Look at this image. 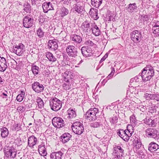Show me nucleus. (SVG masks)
I'll return each instance as SVG.
<instances>
[{
  "instance_id": "nucleus-13",
  "label": "nucleus",
  "mask_w": 159,
  "mask_h": 159,
  "mask_svg": "<svg viewBox=\"0 0 159 159\" xmlns=\"http://www.w3.org/2000/svg\"><path fill=\"white\" fill-rule=\"evenodd\" d=\"M81 53L84 57H90L92 56L93 55L92 50L91 48H89L87 46L83 47L81 48Z\"/></svg>"
},
{
  "instance_id": "nucleus-2",
  "label": "nucleus",
  "mask_w": 159,
  "mask_h": 159,
  "mask_svg": "<svg viewBox=\"0 0 159 159\" xmlns=\"http://www.w3.org/2000/svg\"><path fill=\"white\" fill-rule=\"evenodd\" d=\"M133 132L128 129L124 130L119 129L117 130V134L126 142L129 141Z\"/></svg>"
},
{
  "instance_id": "nucleus-4",
  "label": "nucleus",
  "mask_w": 159,
  "mask_h": 159,
  "mask_svg": "<svg viewBox=\"0 0 159 159\" xmlns=\"http://www.w3.org/2000/svg\"><path fill=\"white\" fill-rule=\"evenodd\" d=\"M146 135L149 138H153L156 140L159 139L158 131L152 128H148L145 131Z\"/></svg>"
},
{
  "instance_id": "nucleus-43",
  "label": "nucleus",
  "mask_w": 159,
  "mask_h": 159,
  "mask_svg": "<svg viewBox=\"0 0 159 159\" xmlns=\"http://www.w3.org/2000/svg\"><path fill=\"white\" fill-rule=\"evenodd\" d=\"M37 140L36 137L34 136H30V146H33L37 143Z\"/></svg>"
},
{
  "instance_id": "nucleus-36",
  "label": "nucleus",
  "mask_w": 159,
  "mask_h": 159,
  "mask_svg": "<svg viewBox=\"0 0 159 159\" xmlns=\"http://www.w3.org/2000/svg\"><path fill=\"white\" fill-rule=\"evenodd\" d=\"M102 123L100 121H93L90 123V126L91 127L94 128H99L102 126Z\"/></svg>"
},
{
  "instance_id": "nucleus-7",
  "label": "nucleus",
  "mask_w": 159,
  "mask_h": 159,
  "mask_svg": "<svg viewBox=\"0 0 159 159\" xmlns=\"http://www.w3.org/2000/svg\"><path fill=\"white\" fill-rule=\"evenodd\" d=\"M130 38L133 42L136 43L140 42L141 40V33L138 30H134L130 33Z\"/></svg>"
},
{
  "instance_id": "nucleus-14",
  "label": "nucleus",
  "mask_w": 159,
  "mask_h": 159,
  "mask_svg": "<svg viewBox=\"0 0 159 159\" xmlns=\"http://www.w3.org/2000/svg\"><path fill=\"white\" fill-rule=\"evenodd\" d=\"M58 41L56 39H54L53 40H49L48 43V45L49 49H51L52 50L56 51L58 48L57 42Z\"/></svg>"
},
{
  "instance_id": "nucleus-32",
  "label": "nucleus",
  "mask_w": 159,
  "mask_h": 159,
  "mask_svg": "<svg viewBox=\"0 0 159 159\" xmlns=\"http://www.w3.org/2000/svg\"><path fill=\"white\" fill-rule=\"evenodd\" d=\"M31 66V70L33 74L34 75H38L39 71V67L35 64V63L32 64Z\"/></svg>"
},
{
  "instance_id": "nucleus-53",
  "label": "nucleus",
  "mask_w": 159,
  "mask_h": 159,
  "mask_svg": "<svg viewBox=\"0 0 159 159\" xmlns=\"http://www.w3.org/2000/svg\"><path fill=\"white\" fill-rule=\"evenodd\" d=\"M70 82H67V83H64L63 84V87L64 90H68L70 88Z\"/></svg>"
},
{
  "instance_id": "nucleus-48",
  "label": "nucleus",
  "mask_w": 159,
  "mask_h": 159,
  "mask_svg": "<svg viewBox=\"0 0 159 159\" xmlns=\"http://www.w3.org/2000/svg\"><path fill=\"white\" fill-rule=\"evenodd\" d=\"M152 94H149L148 93H146L144 94V97L146 99V100H152Z\"/></svg>"
},
{
  "instance_id": "nucleus-59",
  "label": "nucleus",
  "mask_w": 159,
  "mask_h": 159,
  "mask_svg": "<svg viewBox=\"0 0 159 159\" xmlns=\"http://www.w3.org/2000/svg\"><path fill=\"white\" fill-rule=\"evenodd\" d=\"M115 71V70L114 68H112L111 73L110 74L107 76V78H108V79H110L111 78V77L113 75Z\"/></svg>"
},
{
  "instance_id": "nucleus-44",
  "label": "nucleus",
  "mask_w": 159,
  "mask_h": 159,
  "mask_svg": "<svg viewBox=\"0 0 159 159\" xmlns=\"http://www.w3.org/2000/svg\"><path fill=\"white\" fill-rule=\"evenodd\" d=\"M157 118L153 119L152 117L151 118L149 126L152 127H155L157 124Z\"/></svg>"
},
{
  "instance_id": "nucleus-58",
  "label": "nucleus",
  "mask_w": 159,
  "mask_h": 159,
  "mask_svg": "<svg viewBox=\"0 0 159 159\" xmlns=\"http://www.w3.org/2000/svg\"><path fill=\"white\" fill-rule=\"evenodd\" d=\"M152 27H155V28L159 27V21H155L152 24Z\"/></svg>"
},
{
  "instance_id": "nucleus-39",
  "label": "nucleus",
  "mask_w": 159,
  "mask_h": 159,
  "mask_svg": "<svg viewBox=\"0 0 159 159\" xmlns=\"http://www.w3.org/2000/svg\"><path fill=\"white\" fill-rule=\"evenodd\" d=\"M130 120L133 126H135L138 125V122L134 115H132L130 117Z\"/></svg>"
},
{
  "instance_id": "nucleus-34",
  "label": "nucleus",
  "mask_w": 159,
  "mask_h": 159,
  "mask_svg": "<svg viewBox=\"0 0 159 159\" xmlns=\"http://www.w3.org/2000/svg\"><path fill=\"white\" fill-rule=\"evenodd\" d=\"M30 18L28 16H25L23 19V24L24 27L27 28H30Z\"/></svg>"
},
{
  "instance_id": "nucleus-52",
  "label": "nucleus",
  "mask_w": 159,
  "mask_h": 159,
  "mask_svg": "<svg viewBox=\"0 0 159 159\" xmlns=\"http://www.w3.org/2000/svg\"><path fill=\"white\" fill-rule=\"evenodd\" d=\"M151 118H152L151 116L149 118H147L146 117V118L143 120V121H144V123L149 126Z\"/></svg>"
},
{
  "instance_id": "nucleus-22",
  "label": "nucleus",
  "mask_w": 159,
  "mask_h": 159,
  "mask_svg": "<svg viewBox=\"0 0 159 159\" xmlns=\"http://www.w3.org/2000/svg\"><path fill=\"white\" fill-rule=\"evenodd\" d=\"M71 136L69 133H64L60 137L61 140L63 143H66L70 139Z\"/></svg>"
},
{
  "instance_id": "nucleus-5",
  "label": "nucleus",
  "mask_w": 159,
  "mask_h": 159,
  "mask_svg": "<svg viewBox=\"0 0 159 159\" xmlns=\"http://www.w3.org/2000/svg\"><path fill=\"white\" fill-rule=\"evenodd\" d=\"M72 129L75 133L80 135L83 133L84 128L82 123L79 121H76L72 124Z\"/></svg>"
},
{
  "instance_id": "nucleus-19",
  "label": "nucleus",
  "mask_w": 159,
  "mask_h": 159,
  "mask_svg": "<svg viewBox=\"0 0 159 159\" xmlns=\"http://www.w3.org/2000/svg\"><path fill=\"white\" fill-rule=\"evenodd\" d=\"M16 148V147H14L6 146L3 149V152L4 154V156L7 158H9V155L10 152H12L13 150H14Z\"/></svg>"
},
{
  "instance_id": "nucleus-31",
  "label": "nucleus",
  "mask_w": 159,
  "mask_h": 159,
  "mask_svg": "<svg viewBox=\"0 0 159 159\" xmlns=\"http://www.w3.org/2000/svg\"><path fill=\"white\" fill-rule=\"evenodd\" d=\"M1 136L2 138H5L7 137L9 134V131L5 127L0 129Z\"/></svg>"
},
{
  "instance_id": "nucleus-50",
  "label": "nucleus",
  "mask_w": 159,
  "mask_h": 159,
  "mask_svg": "<svg viewBox=\"0 0 159 159\" xmlns=\"http://www.w3.org/2000/svg\"><path fill=\"white\" fill-rule=\"evenodd\" d=\"M24 10L26 12H29L30 11V5L28 2L25 3L24 5Z\"/></svg>"
},
{
  "instance_id": "nucleus-40",
  "label": "nucleus",
  "mask_w": 159,
  "mask_h": 159,
  "mask_svg": "<svg viewBox=\"0 0 159 159\" xmlns=\"http://www.w3.org/2000/svg\"><path fill=\"white\" fill-rule=\"evenodd\" d=\"M69 12V11L67 8L64 7H62L61 13V16L63 17L67 15L68 14Z\"/></svg>"
},
{
  "instance_id": "nucleus-10",
  "label": "nucleus",
  "mask_w": 159,
  "mask_h": 159,
  "mask_svg": "<svg viewBox=\"0 0 159 159\" xmlns=\"http://www.w3.org/2000/svg\"><path fill=\"white\" fill-rule=\"evenodd\" d=\"M52 123L53 125L55 127L58 128H62L65 125L63 119L58 117H54L52 120Z\"/></svg>"
},
{
  "instance_id": "nucleus-15",
  "label": "nucleus",
  "mask_w": 159,
  "mask_h": 159,
  "mask_svg": "<svg viewBox=\"0 0 159 159\" xmlns=\"http://www.w3.org/2000/svg\"><path fill=\"white\" fill-rule=\"evenodd\" d=\"M73 9L75 11L82 14L85 11L84 6L83 3L77 5H73Z\"/></svg>"
},
{
  "instance_id": "nucleus-28",
  "label": "nucleus",
  "mask_w": 159,
  "mask_h": 159,
  "mask_svg": "<svg viewBox=\"0 0 159 159\" xmlns=\"http://www.w3.org/2000/svg\"><path fill=\"white\" fill-rule=\"evenodd\" d=\"M115 16L111 11H108L107 12L106 17V20L108 21H114L115 20Z\"/></svg>"
},
{
  "instance_id": "nucleus-8",
  "label": "nucleus",
  "mask_w": 159,
  "mask_h": 159,
  "mask_svg": "<svg viewBox=\"0 0 159 159\" xmlns=\"http://www.w3.org/2000/svg\"><path fill=\"white\" fill-rule=\"evenodd\" d=\"M25 46L21 43L18 45L14 44L12 49V51L18 56L21 55L24 51Z\"/></svg>"
},
{
  "instance_id": "nucleus-60",
  "label": "nucleus",
  "mask_w": 159,
  "mask_h": 159,
  "mask_svg": "<svg viewBox=\"0 0 159 159\" xmlns=\"http://www.w3.org/2000/svg\"><path fill=\"white\" fill-rule=\"evenodd\" d=\"M71 0H61V2L65 5H68L70 3Z\"/></svg>"
},
{
  "instance_id": "nucleus-9",
  "label": "nucleus",
  "mask_w": 159,
  "mask_h": 159,
  "mask_svg": "<svg viewBox=\"0 0 159 159\" xmlns=\"http://www.w3.org/2000/svg\"><path fill=\"white\" fill-rule=\"evenodd\" d=\"M92 25L93 24L90 23L88 21L86 20L82 23L80 28L84 33L88 34L91 32Z\"/></svg>"
},
{
  "instance_id": "nucleus-17",
  "label": "nucleus",
  "mask_w": 159,
  "mask_h": 159,
  "mask_svg": "<svg viewBox=\"0 0 159 159\" xmlns=\"http://www.w3.org/2000/svg\"><path fill=\"white\" fill-rule=\"evenodd\" d=\"M150 15L143 14V15H140L138 19L140 23L145 24L150 22Z\"/></svg>"
},
{
  "instance_id": "nucleus-12",
  "label": "nucleus",
  "mask_w": 159,
  "mask_h": 159,
  "mask_svg": "<svg viewBox=\"0 0 159 159\" xmlns=\"http://www.w3.org/2000/svg\"><path fill=\"white\" fill-rule=\"evenodd\" d=\"M32 87L33 90L37 93L42 92L44 89L43 85L38 82H34L32 85Z\"/></svg>"
},
{
  "instance_id": "nucleus-26",
  "label": "nucleus",
  "mask_w": 159,
  "mask_h": 159,
  "mask_svg": "<svg viewBox=\"0 0 159 159\" xmlns=\"http://www.w3.org/2000/svg\"><path fill=\"white\" fill-rule=\"evenodd\" d=\"M71 39L74 43H80L82 41L81 37L80 35L76 34L72 35Z\"/></svg>"
},
{
  "instance_id": "nucleus-6",
  "label": "nucleus",
  "mask_w": 159,
  "mask_h": 159,
  "mask_svg": "<svg viewBox=\"0 0 159 159\" xmlns=\"http://www.w3.org/2000/svg\"><path fill=\"white\" fill-rule=\"evenodd\" d=\"M113 153L114 159H122V157L124 155V151L120 146H116L114 148Z\"/></svg>"
},
{
  "instance_id": "nucleus-64",
  "label": "nucleus",
  "mask_w": 159,
  "mask_h": 159,
  "mask_svg": "<svg viewBox=\"0 0 159 159\" xmlns=\"http://www.w3.org/2000/svg\"><path fill=\"white\" fill-rule=\"evenodd\" d=\"M4 81L5 80L4 79H2L0 76V84H4Z\"/></svg>"
},
{
  "instance_id": "nucleus-51",
  "label": "nucleus",
  "mask_w": 159,
  "mask_h": 159,
  "mask_svg": "<svg viewBox=\"0 0 159 159\" xmlns=\"http://www.w3.org/2000/svg\"><path fill=\"white\" fill-rule=\"evenodd\" d=\"M135 142L136 143L135 145V147H136V149H139L142 146V143L141 142L140 140H138L137 139V140H135Z\"/></svg>"
},
{
  "instance_id": "nucleus-41",
  "label": "nucleus",
  "mask_w": 159,
  "mask_h": 159,
  "mask_svg": "<svg viewBox=\"0 0 159 159\" xmlns=\"http://www.w3.org/2000/svg\"><path fill=\"white\" fill-rule=\"evenodd\" d=\"M36 102L37 103L38 107L41 108L43 107L44 103L42 99L39 97H37Z\"/></svg>"
},
{
  "instance_id": "nucleus-38",
  "label": "nucleus",
  "mask_w": 159,
  "mask_h": 159,
  "mask_svg": "<svg viewBox=\"0 0 159 159\" xmlns=\"http://www.w3.org/2000/svg\"><path fill=\"white\" fill-rule=\"evenodd\" d=\"M102 0H91V4L94 7L98 8L101 4Z\"/></svg>"
},
{
  "instance_id": "nucleus-42",
  "label": "nucleus",
  "mask_w": 159,
  "mask_h": 159,
  "mask_svg": "<svg viewBox=\"0 0 159 159\" xmlns=\"http://www.w3.org/2000/svg\"><path fill=\"white\" fill-rule=\"evenodd\" d=\"M25 95L24 91H21L20 94H19L16 97V99L18 101L21 102L23 99Z\"/></svg>"
},
{
  "instance_id": "nucleus-56",
  "label": "nucleus",
  "mask_w": 159,
  "mask_h": 159,
  "mask_svg": "<svg viewBox=\"0 0 159 159\" xmlns=\"http://www.w3.org/2000/svg\"><path fill=\"white\" fill-rule=\"evenodd\" d=\"M152 30L154 34L159 36V27L156 28H155V27H152Z\"/></svg>"
},
{
  "instance_id": "nucleus-49",
  "label": "nucleus",
  "mask_w": 159,
  "mask_h": 159,
  "mask_svg": "<svg viewBox=\"0 0 159 159\" xmlns=\"http://www.w3.org/2000/svg\"><path fill=\"white\" fill-rule=\"evenodd\" d=\"M152 100H153L155 102H159V94H152Z\"/></svg>"
},
{
  "instance_id": "nucleus-24",
  "label": "nucleus",
  "mask_w": 159,
  "mask_h": 159,
  "mask_svg": "<svg viewBox=\"0 0 159 159\" xmlns=\"http://www.w3.org/2000/svg\"><path fill=\"white\" fill-rule=\"evenodd\" d=\"M148 148L151 152L155 151L159 148V145L156 143L152 142L149 144Z\"/></svg>"
},
{
  "instance_id": "nucleus-47",
  "label": "nucleus",
  "mask_w": 159,
  "mask_h": 159,
  "mask_svg": "<svg viewBox=\"0 0 159 159\" xmlns=\"http://www.w3.org/2000/svg\"><path fill=\"white\" fill-rule=\"evenodd\" d=\"M102 125L101 127H102V129L104 131H105L107 129H108V124H107V122L105 119L102 122Z\"/></svg>"
},
{
  "instance_id": "nucleus-18",
  "label": "nucleus",
  "mask_w": 159,
  "mask_h": 159,
  "mask_svg": "<svg viewBox=\"0 0 159 159\" xmlns=\"http://www.w3.org/2000/svg\"><path fill=\"white\" fill-rule=\"evenodd\" d=\"M63 154V153L60 151L53 152L50 154V159H61Z\"/></svg>"
},
{
  "instance_id": "nucleus-11",
  "label": "nucleus",
  "mask_w": 159,
  "mask_h": 159,
  "mask_svg": "<svg viewBox=\"0 0 159 159\" xmlns=\"http://www.w3.org/2000/svg\"><path fill=\"white\" fill-rule=\"evenodd\" d=\"M66 52L69 57H75L77 56V49L73 45H68L66 48Z\"/></svg>"
},
{
  "instance_id": "nucleus-33",
  "label": "nucleus",
  "mask_w": 159,
  "mask_h": 159,
  "mask_svg": "<svg viewBox=\"0 0 159 159\" xmlns=\"http://www.w3.org/2000/svg\"><path fill=\"white\" fill-rule=\"evenodd\" d=\"M22 125H24V124H22V123H19L17 124H14L11 128L12 130L13 131H18L21 130L23 128L21 127V126H22Z\"/></svg>"
},
{
  "instance_id": "nucleus-29",
  "label": "nucleus",
  "mask_w": 159,
  "mask_h": 159,
  "mask_svg": "<svg viewBox=\"0 0 159 159\" xmlns=\"http://www.w3.org/2000/svg\"><path fill=\"white\" fill-rule=\"evenodd\" d=\"M39 154L42 156H45L47 154V152L45 145H39L38 147Z\"/></svg>"
},
{
  "instance_id": "nucleus-35",
  "label": "nucleus",
  "mask_w": 159,
  "mask_h": 159,
  "mask_svg": "<svg viewBox=\"0 0 159 159\" xmlns=\"http://www.w3.org/2000/svg\"><path fill=\"white\" fill-rule=\"evenodd\" d=\"M14 139V142L13 143V145L12 146H14L15 145V147H16V146L17 147L18 146H20L22 145L23 141L21 139V138H20V136L18 137L16 139Z\"/></svg>"
},
{
  "instance_id": "nucleus-30",
  "label": "nucleus",
  "mask_w": 159,
  "mask_h": 159,
  "mask_svg": "<svg viewBox=\"0 0 159 159\" xmlns=\"http://www.w3.org/2000/svg\"><path fill=\"white\" fill-rule=\"evenodd\" d=\"M45 56L50 61L55 62L57 61V58L50 52H47L45 53Z\"/></svg>"
},
{
  "instance_id": "nucleus-54",
  "label": "nucleus",
  "mask_w": 159,
  "mask_h": 159,
  "mask_svg": "<svg viewBox=\"0 0 159 159\" xmlns=\"http://www.w3.org/2000/svg\"><path fill=\"white\" fill-rule=\"evenodd\" d=\"M149 112L152 114H154V115H156V114L157 113V110L155 108V107H151L149 108Z\"/></svg>"
},
{
  "instance_id": "nucleus-62",
  "label": "nucleus",
  "mask_w": 159,
  "mask_h": 159,
  "mask_svg": "<svg viewBox=\"0 0 159 159\" xmlns=\"http://www.w3.org/2000/svg\"><path fill=\"white\" fill-rule=\"evenodd\" d=\"M140 74H139V75L138 76H136L135 77H134L135 79V82H139L140 80V78H140L139 76H140Z\"/></svg>"
},
{
  "instance_id": "nucleus-63",
  "label": "nucleus",
  "mask_w": 159,
  "mask_h": 159,
  "mask_svg": "<svg viewBox=\"0 0 159 159\" xmlns=\"http://www.w3.org/2000/svg\"><path fill=\"white\" fill-rule=\"evenodd\" d=\"M83 3V2L81 1L80 0H75V3L73 5H77Z\"/></svg>"
},
{
  "instance_id": "nucleus-61",
  "label": "nucleus",
  "mask_w": 159,
  "mask_h": 159,
  "mask_svg": "<svg viewBox=\"0 0 159 159\" xmlns=\"http://www.w3.org/2000/svg\"><path fill=\"white\" fill-rule=\"evenodd\" d=\"M5 92L6 93H1V96L2 97V98H7V91L5 90Z\"/></svg>"
},
{
  "instance_id": "nucleus-25",
  "label": "nucleus",
  "mask_w": 159,
  "mask_h": 159,
  "mask_svg": "<svg viewBox=\"0 0 159 159\" xmlns=\"http://www.w3.org/2000/svg\"><path fill=\"white\" fill-rule=\"evenodd\" d=\"M92 26L91 31L93 34L95 36H99L101 34V32L97 25L95 23H93Z\"/></svg>"
},
{
  "instance_id": "nucleus-46",
  "label": "nucleus",
  "mask_w": 159,
  "mask_h": 159,
  "mask_svg": "<svg viewBox=\"0 0 159 159\" xmlns=\"http://www.w3.org/2000/svg\"><path fill=\"white\" fill-rule=\"evenodd\" d=\"M44 32L43 31L41 28H39L37 31V34L40 38H42L44 35Z\"/></svg>"
},
{
  "instance_id": "nucleus-3",
  "label": "nucleus",
  "mask_w": 159,
  "mask_h": 159,
  "mask_svg": "<svg viewBox=\"0 0 159 159\" xmlns=\"http://www.w3.org/2000/svg\"><path fill=\"white\" fill-rule=\"evenodd\" d=\"M49 105L52 110L57 111L61 107L62 102L58 98L54 97L50 99Z\"/></svg>"
},
{
  "instance_id": "nucleus-21",
  "label": "nucleus",
  "mask_w": 159,
  "mask_h": 159,
  "mask_svg": "<svg viewBox=\"0 0 159 159\" xmlns=\"http://www.w3.org/2000/svg\"><path fill=\"white\" fill-rule=\"evenodd\" d=\"M147 68H144L142 70L140 76H139L140 78H141L143 82H145L148 81L149 80L148 76L147 71Z\"/></svg>"
},
{
  "instance_id": "nucleus-57",
  "label": "nucleus",
  "mask_w": 159,
  "mask_h": 159,
  "mask_svg": "<svg viewBox=\"0 0 159 159\" xmlns=\"http://www.w3.org/2000/svg\"><path fill=\"white\" fill-rule=\"evenodd\" d=\"M30 24H32L31 25H30V28L32 27V29H33L34 30V29L35 27V25L34 24L35 23V20H34L33 19H32L31 18H30Z\"/></svg>"
},
{
  "instance_id": "nucleus-16",
  "label": "nucleus",
  "mask_w": 159,
  "mask_h": 159,
  "mask_svg": "<svg viewBox=\"0 0 159 159\" xmlns=\"http://www.w3.org/2000/svg\"><path fill=\"white\" fill-rule=\"evenodd\" d=\"M42 6L43 12L45 13L48 12V11L54 10L52 3L50 2H46L43 3Z\"/></svg>"
},
{
  "instance_id": "nucleus-23",
  "label": "nucleus",
  "mask_w": 159,
  "mask_h": 159,
  "mask_svg": "<svg viewBox=\"0 0 159 159\" xmlns=\"http://www.w3.org/2000/svg\"><path fill=\"white\" fill-rule=\"evenodd\" d=\"M98 10L93 8H91L89 12L90 16L94 20H97L98 18Z\"/></svg>"
},
{
  "instance_id": "nucleus-45",
  "label": "nucleus",
  "mask_w": 159,
  "mask_h": 159,
  "mask_svg": "<svg viewBox=\"0 0 159 159\" xmlns=\"http://www.w3.org/2000/svg\"><path fill=\"white\" fill-rule=\"evenodd\" d=\"M17 150L16 148L14 150H13L12 152H11L9 154V158H14L16 157L17 155Z\"/></svg>"
},
{
  "instance_id": "nucleus-20",
  "label": "nucleus",
  "mask_w": 159,
  "mask_h": 159,
  "mask_svg": "<svg viewBox=\"0 0 159 159\" xmlns=\"http://www.w3.org/2000/svg\"><path fill=\"white\" fill-rule=\"evenodd\" d=\"M75 110V109H73L71 108H70L67 110V113L68 114H67L66 116H67V119L69 120H71V119L76 117V114Z\"/></svg>"
},
{
  "instance_id": "nucleus-27",
  "label": "nucleus",
  "mask_w": 159,
  "mask_h": 159,
  "mask_svg": "<svg viewBox=\"0 0 159 159\" xmlns=\"http://www.w3.org/2000/svg\"><path fill=\"white\" fill-rule=\"evenodd\" d=\"M145 68H147V70H148L146 71L147 73L150 80L152 77L154 75V70L152 67L150 65L147 66Z\"/></svg>"
},
{
  "instance_id": "nucleus-1",
  "label": "nucleus",
  "mask_w": 159,
  "mask_h": 159,
  "mask_svg": "<svg viewBox=\"0 0 159 159\" xmlns=\"http://www.w3.org/2000/svg\"><path fill=\"white\" fill-rule=\"evenodd\" d=\"M99 112V110L98 108H91L86 112L84 116V117L88 120H94L97 119Z\"/></svg>"
},
{
  "instance_id": "nucleus-37",
  "label": "nucleus",
  "mask_w": 159,
  "mask_h": 159,
  "mask_svg": "<svg viewBox=\"0 0 159 159\" xmlns=\"http://www.w3.org/2000/svg\"><path fill=\"white\" fill-rule=\"evenodd\" d=\"M137 7L135 3L130 4L128 8V11L130 13L133 12L136 10Z\"/></svg>"
},
{
  "instance_id": "nucleus-55",
  "label": "nucleus",
  "mask_w": 159,
  "mask_h": 159,
  "mask_svg": "<svg viewBox=\"0 0 159 159\" xmlns=\"http://www.w3.org/2000/svg\"><path fill=\"white\" fill-rule=\"evenodd\" d=\"M118 118L116 116H114L110 120V121L111 123L115 124L117 122Z\"/></svg>"
}]
</instances>
